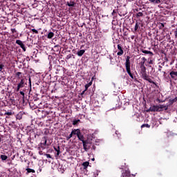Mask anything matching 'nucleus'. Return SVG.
I'll use <instances>...</instances> for the list:
<instances>
[{
	"instance_id": "1",
	"label": "nucleus",
	"mask_w": 177,
	"mask_h": 177,
	"mask_svg": "<svg viewBox=\"0 0 177 177\" xmlns=\"http://www.w3.org/2000/svg\"><path fill=\"white\" fill-rule=\"evenodd\" d=\"M164 110H168V105L165 104H159V105H153L151 106L148 111H164Z\"/></svg>"
},
{
	"instance_id": "2",
	"label": "nucleus",
	"mask_w": 177,
	"mask_h": 177,
	"mask_svg": "<svg viewBox=\"0 0 177 177\" xmlns=\"http://www.w3.org/2000/svg\"><path fill=\"white\" fill-rule=\"evenodd\" d=\"M131 57L127 56L126 58V62H125V67H126V71L127 74H129V77H131V80H133V74L131 73V61H130Z\"/></svg>"
},
{
	"instance_id": "3",
	"label": "nucleus",
	"mask_w": 177,
	"mask_h": 177,
	"mask_svg": "<svg viewBox=\"0 0 177 177\" xmlns=\"http://www.w3.org/2000/svg\"><path fill=\"white\" fill-rule=\"evenodd\" d=\"M131 57L127 56L126 58V62H125V67H126V71L127 74H129V77H131V80H133V74L131 73V61H130Z\"/></svg>"
},
{
	"instance_id": "4",
	"label": "nucleus",
	"mask_w": 177,
	"mask_h": 177,
	"mask_svg": "<svg viewBox=\"0 0 177 177\" xmlns=\"http://www.w3.org/2000/svg\"><path fill=\"white\" fill-rule=\"evenodd\" d=\"M48 142V138L47 137H43L41 142L40 143V147H41V149H45V147H46V145Z\"/></svg>"
},
{
	"instance_id": "5",
	"label": "nucleus",
	"mask_w": 177,
	"mask_h": 177,
	"mask_svg": "<svg viewBox=\"0 0 177 177\" xmlns=\"http://www.w3.org/2000/svg\"><path fill=\"white\" fill-rule=\"evenodd\" d=\"M16 44L17 45H19L20 46V48H21V49L24 50V52H26V46L24 45V44L23 43V41H21V40H16Z\"/></svg>"
},
{
	"instance_id": "6",
	"label": "nucleus",
	"mask_w": 177,
	"mask_h": 177,
	"mask_svg": "<svg viewBox=\"0 0 177 177\" xmlns=\"http://www.w3.org/2000/svg\"><path fill=\"white\" fill-rule=\"evenodd\" d=\"M118 49L119 50V52H118L117 55L122 56L124 55V50L122 49V47H121V44L118 45Z\"/></svg>"
},
{
	"instance_id": "7",
	"label": "nucleus",
	"mask_w": 177,
	"mask_h": 177,
	"mask_svg": "<svg viewBox=\"0 0 177 177\" xmlns=\"http://www.w3.org/2000/svg\"><path fill=\"white\" fill-rule=\"evenodd\" d=\"M20 88H24V80L23 79L21 80V82L17 85V92L20 91Z\"/></svg>"
},
{
	"instance_id": "8",
	"label": "nucleus",
	"mask_w": 177,
	"mask_h": 177,
	"mask_svg": "<svg viewBox=\"0 0 177 177\" xmlns=\"http://www.w3.org/2000/svg\"><path fill=\"white\" fill-rule=\"evenodd\" d=\"M131 176V171L129 170H125V171H123L122 174V177H129Z\"/></svg>"
},
{
	"instance_id": "9",
	"label": "nucleus",
	"mask_w": 177,
	"mask_h": 177,
	"mask_svg": "<svg viewBox=\"0 0 177 177\" xmlns=\"http://www.w3.org/2000/svg\"><path fill=\"white\" fill-rule=\"evenodd\" d=\"M80 133H81V130H80L79 129H77L73 130L71 133L72 134V136L76 135L77 136H78Z\"/></svg>"
},
{
	"instance_id": "10",
	"label": "nucleus",
	"mask_w": 177,
	"mask_h": 177,
	"mask_svg": "<svg viewBox=\"0 0 177 177\" xmlns=\"http://www.w3.org/2000/svg\"><path fill=\"white\" fill-rule=\"evenodd\" d=\"M141 74H146V66L143 65V63H140Z\"/></svg>"
},
{
	"instance_id": "11",
	"label": "nucleus",
	"mask_w": 177,
	"mask_h": 177,
	"mask_svg": "<svg viewBox=\"0 0 177 177\" xmlns=\"http://www.w3.org/2000/svg\"><path fill=\"white\" fill-rule=\"evenodd\" d=\"M77 138L79 139V140H81V142H82V143H84V142H85V138L84 137V135H82V133H79V135L77 136Z\"/></svg>"
},
{
	"instance_id": "12",
	"label": "nucleus",
	"mask_w": 177,
	"mask_h": 177,
	"mask_svg": "<svg viewBox=\"0 0 177 177\" xmlns=\"http://www.w3.org/2000/svg\"><path fill=\"white\" fill-rule=\"evenodd\" d=\"M26 171H27L26 175H28L29 174H31V172H32V174H35V170H34L32 169L27 168Z\"/></svg>"
},
{
	"instance_id": "13",
	"label": "nucleus",
	"mask_w": 177,
	"mask_h": 177,
	"mask_svg": "<svg viewBox=\"0 0 177 177\" xmlns=\"http://www.w3.org/2000/svg\"><path fill=\"white\" fill-rule=\"evenodd\" d=\"M142 53H145V55H151V56H153V52L146 50H142Z\"/></svg>"
},
{
	"instance_id": "14",
	"label": "nucleus",
	"mask_w": 177,
	"mask_h": 177,
	"mask_svg": "<svg viewBox=\"0 0 177 177\" xmlns=\"http://www.w3.org/2000/svg\"><path fill=\"white\" fill-rule=\"evenodd\" d=\"M53 37H55V33H53V32H48L47 38H48V39H52Z\"/></svg>"
},
{
	"instance_id": "15",
	"label": "nucleus",
	"mask_w": 177,
	"mask_h": 177,
	"mask_svg": "<svg viewBox=\"0 0 177 177\" xmlns=\"http://www.w3.org/2000/svg\"><path fill=\"white\" fill-rule=\"evenodd\" d=\"M84 53H85V50H80L77 53V56H79L80 57H81V56H82V55H84Z\"/></svg>"
},
{
	"instance_id": "16",
	"label": "nucleus",
	"mask_w": 177,
	"mask_h": 177,
	"mask_svg": "<svg viewBox=\"0 0 177 177\" xmlns=\"http://www.w3.org/2000/svg\"><path fill=\"white\" fill-rule=\"evenodd\" d=\"M141 75H142V78H143V80H145V81H147V79L149 78L147 73H142V74H141Z\"/></svg>"
},
{
	"instance_id": "17",
	"label": "nucleus",
	"mask_w": 177,
	"mask_h": 177,
	"mask_svg": "<svg viewBox=\"0 0 177 177\" xmlns=\"http://www.w3.org/2000/svg\"><path fill=\"white\" fill-rule=\"evenodd\" d=\"M54 150L57 151V156H59V154H60V147H54Z\"/></svg>"
},
{
	"instance_id": "18",
	"label": "nucleus",
	"mask_w": 177,
	"mask_h": 177,
	"mask_svg": "<svg viewBox=\"0 0 177 177\" xmlns=\"http://www.w3.org/2000/svg\"><path fill=\"white\" fill-rule=\"evenodd\" d=\"M82 165L84 166V169H86V168L89 167V162H84L82 163Z\"/></svg>"
},
{
	"instance_id": "19",
	"label": "nucleus",
	"mask_w": 177,
	"mask_h": 177,
	"mask_svg": "<svg viewBox=\"0 0 177 177\" xmlns=\"http://www.w3.org/2000/svg\"><path fill=\"white\" fill-rule=\"evenodd\" d=\"M147 81H148V82H149L150 84H153V85H156V86H157V84H156V82H154L150 77H148L147 79Z\"/></svg>"
},
{
	"instance_id": "20",
	"label": "nucleus",
	"mask_w": 177,
	"mask_h": 177,
	"mask_svg": "<svg viewBox=\"0 0 177 177\" xmlns=\"http://www.w3.org/2000/svg\"><path fill=\"white\" fill-rule=\"evenodd\" d=\"M0 158H1L2 161H6V160H8V156L6 155H1Z\"/></svg>"
},
{
	"instance_id": "21",
	"label": "nucleus",
	"mask_w": 177,
	"mask_h": 177,
	"mask_svg": "<svg viewBox=\"0 0 177 177\" xmlns=\"http://www.w3.org/2000/svg\"><path fill=\"white\" fill-rule=\"evenodd\" d=\"M66 5L68 6H75V3L74 1L67 2Z\"/></svg>"
},
{
	"instance_id": "22",
	"label": "nucleus",
	"mask_w": 177,
	"mask_h": 177,
	"mask_svg": "<svg viewBox=\"0 0 177 177\" xmlns=\"http://www.w3.org/2000/svg\"><path fill=\"white\" fill-rule=\"evenodd\" d=\"M170 75H171V78H175V77H174V75L177 76V72L171 71V72L170 73Z\"/></svg>"
},
{
	"instance_id": "23",
	"label": "nucleus",
	"mask_w": 177,
	"mask_h": 177,
	"mask_svg": "<svg viewBox=\"0 0 177 177\" xmlns=\"http://www.w3.org/2000/svg\"><path fill=\"white\" fill-rule=\"evenodd\" d=\"M83 147H84V149L85 150V151H88V147L86 146V142H83Z\"/></svg>"
},
{
	"instance_id": "24",
	"label": "nucleus",
	"mask_w": 177,
	"mask_h": 177,
	"mask_svg": "<svg viewBox=\"0 0 177 177\" xmlns=\"http://www.w3.org/2000/svg\"><path fill=\"white\" fill-rule=\"evenodd\" d=\"M139 28V23L136 22L134 28V31H138Z\"/></svg>"
},
{
	"instance_id": "25",
	"label": "nucleus",
	"mask_w": 177,
	"mask_h": 177,
	"mask_svg": "<svg viewBox=\"0 0 177 177\" xmlns=\"http://www.w3.org/2000/svg\"><path fill=\"white\" fill-rule=\"evenodd\" d=\"M150 128V125L149 124H144L141 126V128Z\"/></svg>"
},
{
	"instance_id": "26",
	"label": "nucleus",
	"mask_w": 177,
	"mask_h": 177,
	"mask_svg": "<svg viewBox=\"0 0 177 177\" xmlns=\"http://www.w3.org/2000/svg\"><path fill=\"white\" fill-rule=\"evenodd\" d=\"M80 120H75L73 121V125H77V124H78V122H80Z\"/></svg>"
},
{
	"instance_id": "27",
	"label": "nucleus",
	"mask_w": 177,
	"mask_h": 177,
	"mask_svg": "<svg viewBox=\"0 0 177 177\" xmlns=\"http://www.w3.org/2000/svg\"><path fill=\"white\" fill-rule=\"evenodd\" d=\"M143 16V12H138L136 15V17H142Z\"/></svg>"
},
{
	"instance_id": "28",
	"label": "nucleus",
	"mask_w": 177,
	"mask_h": 177,
	"mask_svg": "<svg viewBox=\"0 0 177 177\" xmlns=\"http://www.w3.org/2000/svg\"><path fill=\"white\" fill-rule=\"evenodd\" d=\"M12 114H13V113H12V111H9V112H6V113H4V115H12Z\"/></svg>"
},
{
	"instance_id": "29",
	"label": "nucleus",
	"mask_w": 177,
	"mask_h": 177,
	"mask_svg": "<svg viewBox=\"0 0 177 177\" xmlns=\"http://www.w3.org/2000/svg\"><path fill=\"white\" fill-rule=\"evenodd\" d=\"M73 138V134L71 133V134L66 137V140H70Z\"/></svg>"
},
{
	"instance_id": "30",
	"label": "nucleus",
	"mask_w": 177,
	"mask_h": 177,
	"mask_svg": "<svg viewBox=\"0 0 177 177\" xmlns=\"http://www.w3.org/2000/svg\"><path fill=\"white\" fill-rule=\"evenodd\" d=\"M44 156H46V157L47 158H52V156H50V154L44 153Z\"/></svg>"
},
{
	"instance_id": "31",
	"label": "nucleus",
	"mask_w": 177,
	"mask_h": 177,
	"mask_svg": "<svg viewBox=\"0 0 177 177\" xmlns=\"http://www.w3.org/2000/svg\"><path fill=\"white\" fill-rule=\"evenodd\" d=\"M142 62H141L140 63H143V66H145V63L146 62V58L145 57H142Z\"/></svg>"
},
{
	"instance_id": "32",
	"label": "nucleus",
	"mask_w": 177,
	"mask_h": 177,
	"mask_svg": "<svg viewBox=\"0 0 177 177\" xmlns=\"http://www.w3.org/2000/svg\"><path fill=\"white\" fill-rule=\"evenodd\" d=\"M16 75H17V77H18L19 78H20V75H21V72H17V73H16Z\"/></svg>"
},
{
	"instance_id": "33",
	"label": "nucleus",
	"mask_w": 177,
	"mask_h": 177,
	"mask_svg": "<svg viewBox=\"0 0 177 177\" xmlns=\"http://www.w3.org/2000/svg\"><path fill=\"white\" fill-rule=\"evenodd\" d=\"M154 3H161V0H153Z\"/></svg>"
},
{
	"instance_id": "34",
	"label": "nucleus",
	"mask_w": 177,
	"mask_h": 177,
	"mask_svg": "<svg viewBox=\"0 0 177 177\" xmlns=\"http://www.w3.org/2000/svg\"><path fill=\"white\" fill-rule=\"evenodd\" d=\"M31 31L32 32H35V34H38V30H37L36 29H32Z\"/></svg>"
},
{
	"instance_id": "35",
	"label": "nucleus",
	"mask_w": 177,
	"mask_h": 177,
	"mask_svg": "<svg viewBox=\"0 0 177 177\" xmlns=\"http://www.w3.org/2000/svg\"><path fill=\"white\" fill-rule=\"evenodd\" d=\"M11 32L12 34H15V32H17V30L15 28H11Z\"/></svg>"
},
{
	"instance_id": "36",
	"label": "nucleus",
	"mask_w": 177,
	"mask_h": 177,
	"mask_svg": "<svg viewBox=\"0 0 177 177\" xmlns=\"http://www.w3.org/2000/svg\"><path fill=\"white\" fill-rule=\"evenodd\" d=\"M169 102H170V103L172 104V103H175V100L174 99H170L169 100Z\"/></svg>"
},
{
	"instance_id": "37",
	"label": "nucleus",
	"mask_w": 177,
	"mask_h": 177,
	"mask_svg": "<svg viewBox=\"0 0 177 177\" xmlns=\"http://www.w3.org/2000/svg\"><path fill=\"white\" fill-rule=\"evenodd\" d=\"M19 93L23 96V98L24 99V96H25L24 92L20 91Z\"/></svg>"
},
{
	"instance_id": "38",
	"label": "nucleus",
	"mask_w": 177,
	"mask_h": 177,
	"mask_svg": "<svg viewBox=\"0 0 177 177\" xmlns=\"http://www.w3.org/2000/svg\"><path fill=\"white\" fill-rule=\"evenodd\" d=\"M5 67V65L0 64V70H2Z\"/></svg>"
},
{
	"instance_id": "39",
	"label": "nucleus",
	"mask_w": 177,
	"mask_h": 177,
	"mask_svg": "<svg viewBox=\"0 0 177 177\" xmlns=\"http://www.w3.org/2000/svg\"><path fill=\"white\" fill-rule=\"evenodd\" d=\"M88 88H89V84H86L84 91H88Z\"/></svg>"
},
{
	"instance_id": "40",
	"label": "nucleus",
	"mask_w": 177,
	"mask_h": 177,
	"mask_svg": "<svg viewBox=\"0 0 177 177\" xmlns=\"http://www.w3.org/2000/svg\"><path fill=\"white\" fill-rule=\"evenodd\" d=\"M158 67H159L158 71L161 73V68H162V66H161V65H159Z\"/></svg>"
},
{
	"instance_id": "41",
	"label": "nucleus",
	"mask_w": 177,
	"mask_h": 177,
	"mask_svg": "<svg viewBox=\"0 0 177 177\" xmlns=\"http://www.w3.org/2000/svg\"><path fill=\"white\" fill-rule=\"evenodd\" d=\"M149 64H153V60H150V61L149 62Z\"/></svg>"
},
{
	"instance_id": "42",
	"label": "nucleus",
	"mask_w": 177,
	"mask_h": 177,
	"mask_svg": "<svg viewBox=\"0 0 177 177\" xmlns=\"http://www.w3.org/2000/svg\"><path fill=\"white\" fill-rule=\"evenodd\" d=\"M115 13V10H113V12H112V16H114V14Z\"/></svg>"
},
{
	"instance_id": "43",
	"label": "nucleus",
	"mask_w": 177,
	"mask_h": 177,
	"mask_svg": "<svg viewBox=\"0 0 177 177\" xmlns=\"http://www.w3.org/2000/svg\"><path fill=\"white\" fill-rule=\"evenodd\" d=\"M149 1H151L152 3H154V0H149Z\"/></svg>"
},
{
	"instance_id": "44",
	"label": "nucleus",
	"mask_w": 177,
	"mask_h": 177,
	"mask_svg": "<svg viewBox=\"0 0 177 177\" xmlns=\"http://www.w3.org/2000/svg\"><path fill=\"white\" fill-rule=\"evenodd\" d=\"M87 85H89V86H91V85H92V82L88 83Z\"/></svg>"
},
{
	"instance_id": "45",
	"label": "nucleus",
	"mask_w": 177,
	"mask_h": 177,
	"mask_svg": "<svg viewBox=\"0 0 177 177\" xmlns=\"http://www.w3.org/2000/svg\"><path fill=\"white\" fill-rule=\"evenodd\" d=\"M85 93V90L82 91V95H84Z\"/></svg>"
},
{
	"instance_id": "46",
	"label": "nucleus",
	"mask_w": 177,
	"mask_h": 177,
	"mask_svg": "<svg viewBox=\"0 0 177 177\" xmlns=\"http://www.w3.org/2000/svg\"><path fill=\"white\" fill-rule=\"evenodd\" d=\"M174 101L177 102V97L174 98Z\"/></svg>"
},
{
	"instance_id": "47",
	"label": "nucleus",
	"mask_w": 177,
	"mask_h": 177,
	"mask_svg": "<svg viewBox=\"0 0 177 177\" xmlns=\"http://www.w3.org/2000/svg\"><path fill=\"white\" fill-rule=\"evenodd\" d=\"M161 26H162V27H164V24H161Z\"/></svg>"
},
{
	"instance_id": "48",
	"label": "nucleus",
	"mask_w": 177,
	"mask_h": 177,
	"mask_svg": "<svg viewBox=\"0 0 177 177\" xmlns=\"http://www.w3.org/2000/svg\"><path fill=\"white\" fill-rule=\"evenodd\" d=\"M29 82L30 84H31V79H29Z\"/></svg>"
},
{
	"instance_id": "49",
	"label": "nucleus",
	"mask_w": 177,
	"mask_h": 177,
	"mask_svg": "<svg viewBox=\"0 0 177 177\" xmlns=\"http://www.w3.org/2000/svg\"><path fill=\"white\" fill-rule=\"evenodd\" d=\"M116 135H118V131H115Z\"/></svg>"
},
{
	"instance_id": "50",
	"label": "nucleus",
	"mask_w": 177,
	"mask_h": 177,
	"mask_svg": "<svg viewBox=\"0 0 177 177\" xmlns=\"http://www.w3.org/2000/svg\"><path fill=\"white\" fill-rule=\"evenodd\" d=\"M2 142V139H1V137H0V142Z\"/></svg>"
},
{
	"instance_id": "51",
	"label": "nucleus",
	"mask_w": 177,
	"mask_h": 177,
	"mask_svg": "<svg viewBox=\"0 0 177 177\" xmlns=\"http://www.w3.org/2000/svg\"><path fill=\"white\" fill-rule=\"evenodd\" d=\"M1 50H0V57H1Z\"/></svg>"
},
{
	"instance_id": "52",
	"label": "nucleus",
	"mask_w": 177,
	"mask_h": 177,
	"mask_svg": "<svg viewBox=\"0 0 177 177\" xmlns=\"http://www.w3.org/2000/svg\"><path fill=\"white\" fill-rule=\"evenodd\" d=\"M70 57H71V56H70V57H68V59H70Z\"/></svg>"
},
{
	"instance_id": "53",
	"label": "nucleus",
	"mask_w": 177,
	"mask_h": 177,
	"mask_svg": "<svg viewBox=\"0 0 177 177\" xmlns=\"http://www.w3.org/2000/svg\"><path fill=\"white\" fill-rule=\"evenodd\" d=\"M92 160H93V161H95V158H93Z\"/></svg>"
},
{
	"instance_id": "54",
	"label": "nucleus",
	"mask_w": 177,
	"mask_h": 177,
	"mask_svg": "<svg viewBox=\"0 0 177 177\" xmlns=\"http://www.w3.org/2000/svg\"><path fill=\"white\" fill-rule=\"evenodd\" d=\"M163 74H165V72L162 71Z\"/></svg>"
},
{
	"instance_id": "55",
	"label": "nucleus",
	"mask_w": 177,
	"mask_h": 177,
	"mask_svg": "<svg viewBox=\"0 0 177 177\" xmlns=\"http://www.w3.org/2000/svg\"><path fill=\"white\" fill-rule=\"evenodd\" d=\"M177 35V33H176V36Z\"/></svg>"
}]
</instances>
